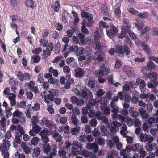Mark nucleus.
Returning <instances> with one entry per match:
<instances>
[{"instance_id": "nucleus-31", "label": "nucleus", "mask_w": 158, "mask_h": 158, "mask_svg": "<svg viewBox=\"0 0 158 158\" xmlns=\"http://www.w3.org/2000/svg\"><path fill=\"white\" fill-rule=\"evenodd\" d=\"M23 114L18 109H17L12 114L13 117H17L18 118H21L23 117Z\"/></svg>"}, {"instance_id": "nucleus-50", "label": "nucleus", "mask_w": 158, "mask_h": 158, "mask_svg": "<svg viewBox=\"0 0 158 158\" xmlns=\"http://www.w3.org/2000/svg\"><path fill=\"white\" fill-rule=\"evenodd\" d=\"M49 72L50 73H52L53 75L55 77H57L58 75L57 70L53 69L52 67H50L49 68Z\"/></svg>"}, {"instance_id": "nucleus-22", "label": "nucleus", "mask_w": 158, "mask_h": 158, "mask_svg": "<svg viewBox=\"0 0 158 158\" xmlns=\"http://www.w3.org/2000/svg\"><path fill=\"white\" fill-rule=\"evenodd\" d=\"M82 26L81 27L82 31L86 34H88L89 33V31L85 27L86 26L87 27H90L91 26H87L88 25V23H86V20L85 19H83V20L82 22Z\"/></svg>"}, {"instance_id": "nucleus-47", "label": "nucleus", "mask_w": 158, "mask_h": 158, "mask_svg": "<svg viewBox=\"0 0 158 158\" xmlns=\"http://www.w3.org/2000/svg\"><path fill=\"white\" fill-rule=\"evenodd\" d=\"M16 104L19 107L21 108H25L26 106V102L24 101H22L20 102H18Z\"/></svg>"}, {"instance_id": "nucleus-49", "label": "nucleus", "mask_w": 158, "mask_h": 158, "mask_svg": "<svg viewBox=\"0 0 158 158\" xmlns=\"http://www.w3.org/2000/svg\"><path fill=\"white\" fill-rule=\"evenodd\" d=\"M95 141L97 143L101 146H102L105 144L104 139L101 138V137H99L98 138L96 139Z\"/></svg>"}, {"instance_id": "nucleus-33", "label": "nucleus", "mask_w": 158, "mask_h": 158, "mask_svg": "<svg viewBox=\"0 0 158 158\" xmlns=\"http://www.w3.org/2000/svg\"><path fill=\"white\" fill-rule=\"evenodd\" d=\"M135 25L139 30H141L143 27L144 24L142 21L138 20L135 23Z\"/></svg>"}, {"instance_id": "nucleus-53", "label": "nucleus", "mask_w": 158, "mask_h": 158, "mask_svg": "<svg viewBox=\"0 0 158 158\" xmlns=\"http://www.w3.org/2000/svg\"><path fill=\"white\" fill-rule=\"evenodd\" d=\"M77 49V50L76 53V55L77 56L80 55L84 53V49L83 48H78Z\"/></svg>"}, {"instance_id": "nucleus-55", "label": "nucleus", "mask_w": 158, "mask_h": 158, "mask_svg": "<svg viewBox=\"0 0 158 158\" xmlns=\"http://www.w3.org/2000/svg\"><path fill=\"white\" fill-rule=\"evenodd\" d=\"M49 92V93H50L51 95H52L54 98L55 96H57L59 93L58 91L56 89L50 90Z\"/></svg>"}, {"instance_id": "nucleus-25", "label": "nucleus", "mask_w": 158, "mask_h": 158, "mask_svg": "<svg viewBox=\"0 0 158 158\" xmlns=\"http://www.w3.org/2000/svg\"><path fill=\"white\" fill-rule=\"evenodd\" d=\"M155 65L154 62L150 60L147 63L146 67H145V69L147 70L151 71L155 69Z\"/></svg>"}, {"instance_id": "nucleus-37", "label": "nucleus", "mask_w": 158, "mask_h": 158, "mask_svg": "<svg viewBox=\"0 0 158 158\" xmlns=\"http://www.w3.org/2000/svg\"><path fill=\"white\" fill-rule=\"evenodd\" d=\"M138 17L142 19H144L147 18L148 16V13L147 12H143L138 13L137 14Z\"/></svg>"}, {"instance_id": "nucleus-45", "label": "nucleus", "mask_w": 158, "mask_h": 158, "mask_svg": "<svg viewBox=\"0 0 158 158\" xmlns=\"http://www.w3.org/2000/svg\"><path fill=\"white\" fill-rule=\"evenodd\" d=\"M71 133L73 135H76L80 131V128L75 127L71 128Z\"/></svg>"}, {"instance_id": "nucleus-48", "label": "nucleus", "mask_w": 158, "mask_h": 158, "mask_svg": "<svg viewBox=\"0 0 158 158\" xmlns=\"http://www.w3.org/2000/svg\"><path fill=\"white\" fill-rule=\"evenodd\" d=\"M134 145H127L126 147V154H129V152L131 151H134Z\"/></svg>"}, {"instance_id": "nucleus-35", "label": "nucleus", "mask_w": 158, "mask_h": 158, "mask_svg": "<svg viewBox=\"0 0 158 158\" xmlns=\"http://www.w3.org/2000/svg\"><path fill=\"white\" fill-rule=\"evenodd\" d=\"M84 35L81 33H79L78 35V37L79 40V44H83L85 42Z\"/></svg>"}, {"instance_id": "nucleus-34", "label": "nucleus", "mask_w": 158, "mask_h": 158, "mask_svg": "<svg viewBox=\"0 0 158 158\" xmlns=\"http://www.w3.org/2000/svg\"><path fill=\"white\" fill-rule=\"evenodd\" d=\"M60 4L58 1H56L54 5L52 6V8L53 9L55 12H58L60 7Z\"/></svg>"}, {"instance_id": "nucleus-7", "label": "nucleus", "mask_w": 158, "mask_h": 158, "mask_svg": "<svg viewBox=\"0 0 158 158\" xmlns=\"http://www.w3.org/2000/svg\"><path fill=\"white\" fill-rule=\"evenodd\" d=\"M116 49L117 52L122 55H123L124 54L128 55L131 52L129 48L125 45L123 47L120 45H117Z\"/></svg>"}, {"instance_id": "nucleus-15", "label": "nucleus", "mask_w": 158, "mask_h": 158, "mask_svg": "<svg viewBox=\"0 0 158 158\" xmlns=\"http://www.w3.org/2000/svg\"><path fill=\"white\" fill-rule=\"evenodd\" d=\"M51 134L52 138L57 142H60L62 141V138L61 134H60L57 130H54L51 132Z\"/></svg>"}, {"instance_id": "nucleus-6", "label": "nucleus", "mask_w": 158, "mask_h": 158, "mask_svg": "<svg viewBox=\"0 0 158 158\" xmlns=\"http://www.w3.org/2000/svg\"><path fill=\"white\" fill-rule=\"evenodd\" d=\"M106 34L107 36L110 38H112L117 35L118 31L117 27H115L112 24L109 27L108 30H106Z\"/></svg>"}, {"instance_id": "nucleus-27", "label": "nucleus", "mask_w": 158, "mask_h": 158, "mask_svg": "<svg viewBox=\"0 0 158 158\" xmlns=\"http://www.w3.org/2000/svg\"><path fill=\"white\" fill-rule=\"evenodd\" d=\"M71 120L73 124L76 127H77L79 125V120L77 118V116L72 115L71 118Z\"/></svg>"}, {"instance_id": "nucleus-54", "label": "nucleus", "mask_w": 158, "mask_h": 158, "mask_svg": "<svg viewBox=\"0 0 158 158\" xmlns=\"http://www.w3.org/2000/svg\"><path fill=\"white\" fill-rule=\"evenodd\" d=\"M43 56L45 57H47L50 56L51 52L49 50H43Z\"/></svg>"}, {"instance_id": "nucleus-9", "label": "nucleus", "mask_w": 158, "mask_h": 158, "mask_svg": "<svg viewBox=\"0 0 158 158\" xmlns=\"http://www.w3.org/2000/svg\"><path fill=\"white\" fill-rule=\"evenodd\" d=\"M122 123L117 121H113L109 123L107 125L108 129L111 132L117 131L118 130V127L120 126Z\"/></svg>"}, {"instance_id": "nucleus-62", "label": "nucleus", "mask_w": 158, "mask_h": 158, "mask_svg": "<svg viewBox=\"0 0 158 158\" xmlns=\"http://www.w3.org/2000/svg\"><path fill=\"white\" fill-rule=\"evenodd\" d=\"M94 43L95 45V49L98 50H101V44L99 43L98 41H95Z\"/></svg>"}, {"instance_id": "nucleus-63", "label": "nucleus", "mask_w": 158, "mask_h": 158, "mask_svg": "<svg viewBox=\"0 0 158 158\" xmlns=\"http://www.w3.org/2000/svg\"><path fill=\"white\" fill-rule=\"evenodd\" d=\"M88 84L89 87L90 88H94L95 85V81L93 80H90L88 82Z\"/></svg>"}, {"instance_id": "nucleus-43", "label": "nucleus", "mask_w": 158, "mask_h": 158, "mask_svg": "<svg viewBox=\"0 0 158 158\" xmlns=\"http://www.w3.org/2000/svg\"><path fill=\"white\" fill-rule=\"evenodd\" d=\"M6 118L5 117H2L0 121V129L2 130V128H4L6 126Z\"/></svg>"}, {"instance_id": "nucleus-17", "label": "nucleus", "mask_w": 158, "mask_h": 158, "mask_svg": "<svg viewBox=\"0 0 158 158\" xmlns=\"http://www.w3.org/2000/svg\"><path fill=\"white\" fill-rule=\"evenodd\" d=\"M86 148L88 149L92 150L94 153H96L98 151V145L95 143L92 144L88 143L86 145Z\"/></svg>"}, {"instance_id": "nucleus-19", "label": "nucleus", "mask_w": 158, "mask_h": 158, "mask_svg": "<svg viewBox=\"0 0 158 158\" xmlns=\"http://www.w3.org/2000/svg\"><path fill=\"white\" fill-rule=\"evenodd\" d=\"M122 70L128 76H132L134 74L132 69L129 66H124Z\"/></svg>"}, {"instance_id": "nucleus-57", "label": "nucleus", "mask_w": 158, "mask_h": 158, "mask_svg": "<svg viewBox=\"0 0 158 158\" xmlns=\"http://www.w3.org/2000/svg\"><path fill=\"white\" fill-rule=\"evenodd\" d=\"M42 51V49L41 47L36 48L32 51V52L36 55H38Z\"/></svg>"}, {"instance_id": "nucleus-30", "label": "nucleus", "mask_w": 158, "mask_h": 158, "mask_svg": "<svg viewBox=\"0 0 158 158\" xmlns=\"http://www.w3.org/2000/svg\"><path fill=\"white\" fill-rule=\"evenodd\" d=\"M109 27V25L107 23L103 21H101L99 23V28L101 31L103 28H107Z\"/></svg>"}, {"instance_id": "nucleus-21", "label": "nucleus", "mask_w": 158, "mask_h": 158, "mask_svg": "<svg viewBox=\"0 0 158 158\" xmlns=\"http://www.w3.org/2000/svg\"><path fill=\"white\" fill-rule=\"evenodd\" d=\"M24 4L27 7L32 9L36 7V4L33 0H26Z\"/></svg>"}, {"instance_id": "nucleus-38", "label": "nucleus", "mask_w": 158, "mask_h": 158, "mask_svg": "<svg viewBox=\"0 0 158 158\" xmlns=\"http://www.w3.org/2000/svg\"><path fill=\"white\" fill-rule=\"evenodd\" d=\"M40 149L38 147H36L33 150V153L32 154L33 156L34 157H37L40 153Z\"/></svg>"}, {"instance_id": "nucleus-18", "label": "nucleus", "mask_w": 158, "mask_h": 158, "mask_svg": "<svg viewBox=\"0 0 158 158\" xmlns=\"http://www.w3.org/2000/svg\"><path fill=\"white\" fill-rule=\"evenodd\" d=\"M85 71L81 68L78 67L75 70V74L76 77L80 78L84 76Z\"/></svg>"}, {"instance_id": "nucleus-28", "label": "nucleus", "mask_w": 158, "mask_h": 158, "mask_svg": "<svg viewBox=\"0 0 158 158\" xmlns=\"http://www.w3.org/2000/svg\"><path fill=\"white\" fill-rule=\"evenodd\" d=\"M40 59V57L38 55H35L31 57V62H32V64L38 63Z\"/></svg>"}, {"instance_id": "nucleus-32", "label": "nucleus", "mask_w": 158, "mask_h": 158, "mask_svg": "<svg viewBox=\"0 0 158 158\" xmlns=\"http://www.w3.org/2000/svg\"><path fill=\"white\" fill-rule=\"evenodd\" d=\"M134 145V151L135 152H139L140 150L143 149V147L139 144H136Z\"/></svg>"}, {"instance_id": "nucleus-13", "label": "nucleus", "mask_w": 158, "mask_h": 158, "mask_svg": "<svg viewBox=\"0 0 158 158\" xmlns=\"http://www.w3.org/2000/svg\"><path fill=\"white\" fill-rule=\"evenodd\" d=\"M18 131H17L15 135V142L18 144L21 143V138L22 135L24 134L25 131L23 129L21 128L19 129Z\"/></svg>"}, {"instance_id": "nucleus-64", "label": "nucleus", "mask_w": 158, "mask_h": 158, "mask_svg": "<svg viewBox=\"0 0 158 158\" xmlns=\"http://www.w3.org/2000/svg\"><path fill=\"white\" fill-rule=\"evenodd\" d=\"M99 120H100L102 123H106L107 125L109 123L108 118L104 116H103Z\"/></svg>"}, {"instance_id": "nucleus-24", "label": "nucleus", "mask_w": 158, "mask_h": 158, "mask_svg": "<svg viewBox=\"0 0 158 158\" xmlns=\"http://www.w3.org/2000/svg\"><path fill=\"white\" fill-rule=\"evenodd\" d=\"M121 6V4H116L115 6L116 8L114 11V15L116 17L118 18H120L121 15V12L120 10Z\"/></svg>"}, {"instance_id": "nucleus-51", "label": "nucleus", "mask_w": 158, "mask_h": 158, "mask_svg": "<svg viewBox=\"0 0 158 158\" xmlns=\"http://www.w3.org/2000/svg\"><path fill=\"white\" fill-rule=\"evenodd\" d=\"M72 111L73 113L72 115H74L76 116L79 115L80 114V110L77 108H75L74 109L73 108Z\"/></svg>"}, {"instance_id": "nucleus-36", "label": "nucleus", "mask_w": 158, "mask_h": 158, "mask_svg": "<svg viewBox=\"0 0 158 158\" xmlns=\"http://www.w3.org/2000/svg\"><path fill=\"white\" fill-rule=\"evenodd\" d=\"M61 44L60 42H57L55 46L54 52L56 54H58L60 50Z\"/></svg>"}, {"instance_id": "nucleus-10", "label": "nucleus", "mask_w": 158, "mask_h": 158, "mask_svg": "<svg viewBox=\"0 0 158 158\" xmlns=\"http://www.w3.org/2000/svg\"><path fill=\"white\" fill-rule=\"evenodd\" d=\"M110 69L106 63L102 64L100 67L99 70V75L103 76L108 74L110 73Z\"/></svg>"}, {"instance_id": "nucleus-61", "label": "nucleus", "mask_w": 158, "mask_h": 158, "mask_svg": "<svg viewBox=\"0 0 158 158\" xmlns=\"http://www.w3.org/2000/svg\"><path fill=\"white\" fill-rule=\"evenodd\" d=\"M101 110H103V113L105 115H109L110 114V108L107 107V106L105 107L104 109H101Z\"/></svg>"}, {"instance_id": "nucleus-8", "label": "nucleus", "mask_w": 158, "mask_h": 158, "mask_svg": "<svg viewBox=\"0 0 158 158\" xmlns=\"http://www.w3.org/2000/svg\"><path fill=\"white\" fill-rule=\"evenodd\" d=\"M81 15L82 17L85 18L87 20V21H86V23H88L87 26H91L93 23L92 15L87 12L83 11L81 13Z\"/></svg>"}, {"instance_id": "nucleus-52", "label": "nucleus", "mask_w": 158, "mask_h": 158, "mask_svg": "<svg viewBox=\"0 0 158 158\" xmlns=\"http://www.w3.org/2000/svg\"><path fill=\"white\" fill-rule=\"evenodd\" d=\"M66 152L62 149H60L58 151V155L60 157L65 156L66 155Z\"/></svg>"}, {"instance_id": "nucleus-44", "label": "nucleus", "mask_w": 158, "mask_h": 158, "mask_svg": "<svg viewBox=\"0 0 158 158\" xmlns=\"http://www.w3.org/2000/svg\"><path fill=\"white\" fill-rule=\"evenodd\" d=\"M39 140V138L36 137H33L31 140V145L34 146L37 145L38 143Z\"/></svg>"}, {"instance_id": "nucleus-14", "label": "nucleus", "mask_w": 158, "mask_h": 158, "mask_svg": "<svg viewBox=\"0 0 158 158\" xmlns=\"http://www.w3.org/2000/svg\"><path fill=\"white\" fill-rule=\"evenodd\" d=\"M2 145H0V150L4 152V150L8 151L10 146V142L8 140L3 139Z\"/></svg>"}, {"instance_id": "nucleus-46", "label": "nucleus", "mask_w": 158, "mask_h": 158, "mask_svg": "<svg viewBox=\"0 0 158 158\" xmlns=\"http://www.w3.org/2000/svg\"><path fill=\"white\" fill-rule=\"evenodd\" d=\"M46 47V49L51 52V51L53 50L54 44L52 42H49Z\"/></svg>"}, {"instance_id": "nucleus-5", "label": "nucleus", "mask_w": 158, "mask_h": 158, "mask_svg": "<svg viewBox=\"0 0 158 158\" xmlns=\"http://www.w3.org/2000/svg\"><path fill=\"white\" fill-rule=\"evenodd\" d=\"M135 44L138 47H140L143 49V50L146 52L148 57L151 56L152 52L148 45L146 44L144 42L140 41L139 40H138V41H136Z\"/></svg>"}, {"instance_id": "nucleus-42", "label": "nucleus", "mask_w": 158, "mask_h": 158, "mask_svg": "<svg viewBox=\"0 0 158 158\" xmlns=\"http://www.w3.org/2000/svg\"><path fill=\"white\" fill-rule=\"evenodd\" d=\"M68 14L67 13H65L64 12V14H62V16L61 19L62 23L64 24L66 23L68 21Z\"/></svg>"}, {"instance_id": "nucleus-29", "label": "nucleus", "mask_w": 158, "mask_h": 158, "mask_svg": "<svg viewBox=\"0 0 158 158\" xmlns=\"http://www.w3.org/2000/svg\"><path fill=\"white\" fill-rule=\"evenodd\" d=\"M62 41L65 43V44L64 46V48L63 50V52L66 50L68 46V43L69 41V38L67 37H65L62 38Z\"/></svg>"}, {"instance_id": "nucleus-58", "label": "nucleus", "mask_w": 158, "mask_h": 158, "mask_svg": "<svg viewBox=\"0 0 158 158\" xmlns=\"http://www.w3.org/2000/svg\"><path fill=\"white\" fill-rule=\"evenodd\" d=\"M40 45L43 47H46L48 41L44 39H41L39 41Z\"/></svg>"}, {"instance_id": "nucleus-23", "label": "nucleus", "mask_w": 158, "mask_h": 158, "mask_svg": "<svg viewBox=\"0 0 158 158\" xmlns=\"http://www.w3.org/2000/svg\"><path fill=\"white\" fill-rule=\"evenodd\" d=\"M111 107L113 109L112 110V112L114 113V114L112 115V117L113 119H115L116 117L117 113L118 112V107L117 105L115 104L110 103Z\"/></svg>"}, {"instance_id": "nucleus-11", "label": "nucleus", "mask_w": 158, "mask_h": 158, "mask_svg": "<svg viewBox=\"0 0 158 158\" xmlns=\"http://www.w3.org/2000/svg\"><path fill=\"white\" fill-rule=\"evenodd\" d=\"M17 78L21 81L24 80L28 81L30 79V76L28 73H25L24 74L21 71L18 72L17 75Z\"/></svg>"}, {"instance_id": "nucleus-12", "label": "nucleus", "mask_w": 158, "mask_h": 158, "mask_svg": "<svg viewBox=\"0 0 158 158\" xmlns=\"http://www.w3.org/2000/svg\"><path fill=\"white\" fill-rule=\"evenodd\" d=\"M80 155L83 156L85 158H96L97 157L95 154H92L82 148L80 151Z\"/></svg>"}, {"instance_id": "nucleus-59", "label": "nucleus", "mask_w": 158, "mask_h": 158, "mask_svg": "<svg viewBox=\"0 0 158 158\" xmlns=\"http://www.w3.org/2000/svg\"><path fill=\"white\" fill-rule=\"evenodd\" d=\"M32 122V126L37 125L36 123H39L38 118L37 116H33L31 118Z\"/></svg>"}, {"instance_id": "nucleus-2", "label": "nucleus", "mask_w": 158, "mask_h": 158, "mask_svg": "<svg viewBox=\"0 0 158 158\" xmlns=\"http://www.w3.org/2000/svg\"><path fill=\"white\" fill-rule=\"evenodd\" d=\"M57 147L55 145H53L51 147L48 144L45 143L44 144L43 150L47 155H50V158H52L57 155Z\"/></svg>"}, {"instance_id": "nucleus-3", "label": "nucleus", "mask_w": 158, "mask_h": 158, "mask_svg": "<svg viewBox=\"0 0 158 158\" xmlns=\"http://www.w3.org/2000/svg\"><path fill=\"white\" fill-rule=\"evenodd\" d=\"M149 79L150 82H148L147 85L149 88H152L157 86L158 82L157 81L158 77V74L156 72H153L149 73Z\"/></svg>"}, {"instance_id": "nucleus-1", "label": "nucleus", "mask_w": 158, "mask_h": 158, "mask_svg": "<svg viewBox=\"0 0 158 158\" xmlns=\"http://www.w3.org/2000/svg\"><path fill=\"white\" fill-rule=\"evenodd\" d=\"M76 93L78 95L81 96L83 99L85 101H88L86 104L87 107L89 110H93V107H98L97 102L93 99V93L89 90H82L81 91H76Z\"/></svg>"}, {"instance_id": "nucleus-26", "label": "nucleus", "mask_w": 158, "mask_h": 158, "mask_svg": "<svg viewBox=\"0 0 158 158\" xmlns=\"http://www.w3.org/2000/svg\"><path fill=\"white\" fill-rule=\"evenodd\" d=\"M154 147L155 148V149L157 148V145L156 144H153L152 145L151 143H147L145 146V148L148 151H151L153 149V147Z\"/></svg>"}, {"instance_id": "nucleus-4", "label": "nucleus", "mask_w": 158, "mask_h": 158, "mask_svg": "<svg viewBox=\"0 0 158 158\" xmlns=\"http://www.w3.org/2000/svg\"><path fill=\"white\" fill-rule=\"evenodd\" d=\"M71 153L73 156L80 155L82 148V145L77 141H73L72 143Z\"/></svg>"}, {"instance_id": "nucleus-40", "label": "nucleus", "mask_w": 158, "mask_h": 158, "mask_svg": "<svg viewBox=\"0 0 158 158\" xmlns=\"http://www.w3.org/2000/svg\"><path fill=\"white\" fill-rule=\"evenodd\" d=\"M22 147L23 148L24 152L26 154H28L31 153V151L30 148L25 144H23Z\"/></svg>"}, {"instance_id": "nucleus-20", "label": "nucleus", "mask_w": 158, "mask_h": 158, "mask_svg": "<svg viewBox=\"0 0 158 158\" xmlns=\"http://www.w3.org/2000/svg\"><path fill=\"white\" fill-rule=\"evenodd\" d=\"M43 98L45 102L47 104L50 103V105L51 106L52 105V103L51 102L50 103V101H54V97L50 93L47 95H45Z\"/></svg>"}, {"instance_id": "nucleus-60", "label": "nucleus", "mask_w": 158, "mask_h": 158, "mask_svg": "<svg viewBox=\"0 0 158 158\" xmlns=\"http://www.w3.org/2000/svg\"><path fill=\"white\" fill-rule=\"evenodd\" d=\"M43 75L42 73H40L38 76L37 81L38 82L42 83L44 82V79L43 78Z\"/></svg>"}, {"instance_id": "nucleus-56", "label": "nucleus", "mask_w": 158, "mask_h": 158, "mask_svg": "<svg viewBox=\"0 0 158 158\" xmlns=\"http://www.w3.org/2000/svg\"><path fill=\"white\" fill-rule=\"evenodd\" d=\"M153 140L152 137L149 135H145L144 142H147L148 143H151Z\"/></svg>"}, {"instance_id": "nucleus-16", "label": "nucleus", "mask_w": 158, "mask_h": 158, "mask_svg": "<svg viewBox=\"0 0 158 158\" xmlns=\"http://www.w3.org/2000/svg\"><path fill=\"white\" fill-rule=\"evenodd\" d=\"M108 101L106 97L101 98L97 102L98 105H99L101 109H104L107 106L108 104Z\"/></svg>"}, {"instance_id": "nucleus-41", "label": "nucleus", "mask_w": 158, "mask_h": 158, "mask_svg": "<svg viewBox=\"0 0 158 158\" xmlns=\"http://www.w3.org/2000/svg\"><path fill=\"white\" fill-rule=\"evenodd\" d=\"M32 126V130H33L35 133H39L41 130V128L37 125H35Z\"/></svg>"}, {"instance_id": "nucleus-39", "label": "nucleus", "mask_w": 158, "mask_h": 158, "mask_svg": "<svg viewBox=\"0 0 158 158\" xmlns=\"http://www.w3.org/2000/svg\"><path fill=\"white\" fill-rule=\"evenodd\" d=\"M131 25H126V24H123L122 26V30L124 31L127 33H129L131 31Z\"/></svg>"}]
</instances>
